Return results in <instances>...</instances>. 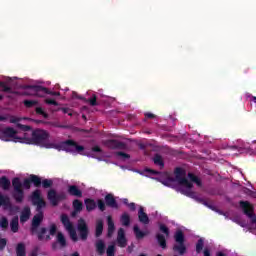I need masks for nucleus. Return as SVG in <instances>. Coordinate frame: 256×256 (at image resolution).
<instances>
[{"label":"nucleus","instance_id":"nucleus-44","mask_svg":"<svg viewBox=\"0 0 256 256\" xmlns=\"http://www.w3.org/2000/svg\"><path fill=\"white\" fill-rule=\"evenodd\" d=\"M90 104L91 105H97V98H92V99H90Z\"/></svg>","mask_w":256,"mask_h":256},{"label":"nucleus","instance_id":"nucleus-40","mask_svg":"<svg viewBox=\"0 0 256 256\" xmlns=\"http://www.w3.org/2000/svg\"><path fill=\"white\" fill-rule=\"evenodd\" d=\"M45 103H47V105H55V106L59 105L57 103V101H55L54 99H49V98L45 99Z\"/></svg>","mask_w":256,"mask_h":256},{"label":"nucleus","instance_id":"nucleus-27","mask_svg":"<svg viewBox=\"0 0 256 256\" xmlns=\"http://www.w3.org/2000/svg\"><path fill=\"white\" fill-rule=\"evenodd\" d=\"M134 233H135L137 239H143V237H145V235H147V233L139 230V227H137V226L134 227Z\"/></svg>","mask_w":256,"mask_h":256},{"label":"nucleus","instance_id":"nucleus-25","mask_svg":"<svg viewBox=\"0 0 256 256\" xmlns=\"http://www.w3.org/2000/svg\"><path fill=\"white\" fill-rule=\"evenodd\" d=\"M103 233V220H98L96 223V237H100Z\"/></svg>","mask_w":256,"mask_h":256},{"label":"nucleus","instance_id":"nucleus-32","mask_svg":"<svg viewBox=\"0 0 256 256\" xmlns=\"http://www.w3.org/2000/svg\"><path fill=\"white\" fill-rule=\"evenodd\" d=\"M117 159H118L119 161H129V155H128V154H125V153H123V152H119V153L117 154Z\"/></svg>","mask_w":256,"mask_h":256},{"label":"nucleus","instance_id":"nucleus-22","mask_svg":"<svg viewBox=\"0 0 256 256\" xmlns=\"http://www.w3.org/2000/svg\"><path fill=\"white\" fill-rule=\"evenodd\" d=\"M73 208H74V213L72 215L75 216V213H79V211L83 209V203H81V201L79 200H75L73 202Z\"/></svg>","mask_w":256,"mask_h":256},{"label":"nucleus","instance_id":"nucleus-21","mask_svg":"<svg viewBox=\"0 0 256 256\" xmlns=\"http://www.w3.org/2000/svg\"><path fill=\"white\" fill-rule=\"evenodd\" d=\"M85 205H86L87 211H93V209L97 207V203L94 202V200L92 199L85 200Z\"/></svg>","mask_w":256,"mask_h":256},{"label":"nucleus","instance_id":"nucleus-2","mask_svg":"<svg viewBox=\"0 0 256 256\" xmlns=\"http://www.w3.org/2000/svg\"><path fill=\"white\" fill-rule=\"evenodd\" d=\"M143 174L146 177H152V179H155V176L157 175L156 179H159L163 185H166V187H175V185H177L178 191L183 195H187V197H195V194L193 193V185L201 187L199 178L193 174H188L187 176L183 168H177L175 170V178H172L169 173H159L149 168L145 169Z\"/></svg>","mask_w":256,"mask_h":256},{"label":"nucleus","instance_id":"nucleus-5","mask_svg":"<svg viewBox=\"0 0 256 256\" xmlns=\"http://www.w3.org/2000/svg\"><path fill=\"white\" fill-rule=\"evenodd\" d=\"M49 234L56 237V243L53 244V249H59L67 246V239L65 238V234L59 231V227H57V224H50Z\"/></svg>","mask_w":256,"mask_h":256},{"label":"nucleus","instance_id":"nucleus-3","mask_svg":"<svg viewBox=\"0 0 256 256\" xmlns=\"http://www.w3.org/2000/svg\"><path fill=\"white\" fill-rule=\"evenodd\" d=\"M61 223L62 225H64L66 231H68L70 239H72L74 242L79 241V239H81L82 241H85L87 239V236L89 235V228L87 227V223L85 222V220H78L77 231L80 237L77 236V231L73 227V223H71V221L69 220V216L63 214L61 216Z\"/></svg>","mask_w":256,"mask_h":256},{"label":"nucleus","instance_id":"nucleus-8","mask_svg":"<svg viewBox=\"0 0 256 256\" xmlns=\"http://www.w3.org/2000/svg\"><path fill=\"white\" fill-rule=\"evenodd\" d=\"M31 201L33 205L37 206V209H43V207H45V200L43 199L40 190H36L32 193Z\"/></svg>","mask_w":256,"mask_h":256},{"label":"nucleus","instance_id":"nucleus-38","mask_svg":"<svg viewBox=\"0 0 256 256\" xmlns=\"http://www.w3.org/2000/svg\"><path fill=\"white\" fill-rule=\"evenodd\" d=\"M36 113H37L38 115H42V117H44L45 119H47V113H45V111L43 110V108L37 107V108H36Z\"/></svg>","mask_w":256,"mask_h":256},{"label":"nucleus","instance_id":"nucleus-47","mask_svg":"<svg viewBox=\"0 0 256 256\" xmlns=\"http://www.w3.org/2000/svg\"><path fill=\"white\" fill-rule=\"evenodd\" d=\"M210 255H211V253L209 252V250L205 249L204 250V256H210Z\"/></svg>","mask_w":256,"mask_h":256},{"label":"nucleus","instance_id":"nucleus-34","mask_svg":"<svg viewBox=\"0 0 256 256\" xmlns=\"http://www.w3.org/2000/svg\"><path fill=\"white\" fill-rule=\"evenodd\" d=\"M121 222L123 225H129V214L124 213L121 217Z\"/></svg>","mask_w":256,"mask_h":256},{"label":"nucleus","instance_id":"nucleus-42","mask_svg":"<svg viewBox=\"0 0 256 256\" xmlns=\"http://www.w3.org/2000/svg\"><path fill=\"white\" fill-rule=\"evenodd\" d=\"M98 209H100V211H105V202L98 200Z\"/></svg>","mask_w":256,"mask_h":256},{"label":"nucleus","instance_id":"nucleus-49","mask_svg":"<svg viewBox=\"0 0 256 256\" xmlns=\"http://www.w3.org/2000/svg\"><path fill=\"white\" fill-rule=\"evenodd\" d=\"M11 123H17V121H21V119H11Z\"/></svg>","mask_w":256,"mask_h":256},{"label":"nucleus","instance_id":"nucleus-35","mask_svg":"<svg viewBox=\"0 0 256 256\" xmlns=\"http://www.w3.org/2000/svg\"><path fill=\"white\" fill-rule=\"evenodd\" d=\"M160 231L165 234L166 237H169V228L165 224H160Z\"/></svg>","mask_w":256,"mask_h":256},{"label":"nucleus","instance_id":"nucleus-37","mask_svg":"<svg viewBox=\"0 0 256 256\" xmlns=\"http://www.w3.org/2000/svg\"><path fill=\"white\" fill-rule=\"evenodd\" d=\"M115 254V245H110L107 249V256H114Z\"/></svg>","mask_w":256,"mask_h":256},{"label":"nucleus","instance_id":"nucleus-18","mask_svg":"<svg viewBox=\"0 0 256 256\" xmlns=\"http://www.w3.org/2000/svg\"><path fill=\"white\" fill-rule=\"evenodd\" d=\"M11 231L17 233L19 231V217H14L10 223Z\"/></svg>","mask_w":256,"mask_h":256},{"label":"nucleus","instance_id":"nucleus-14","mask_svg":"<svg viewBox=\"0 0 256 256\" xmlns=\"http://www.w3.org/2000/svg\"><path fill=\"white\" fill-rule=\"evenodd\" d=\"M49 235H51V234L49 233V228H48V230L45 229V228H41V229L39 230V232H38V237H39V239H41L42 241H49V239H51V237H50Z\"/></svg>","mask_w":256,"mask_h":256},{"label":"nucleus","instance_id":"nucleus-12","mask_svg":"<svg viewBox=\"0 0 256 256\" xmlns=\"http://www.w3.org/2000/svg\"><path fill=\"white\" fill-rule=\"evenodd\" d=\"M43 221V213L36 214L32 220V231L35 232V229L39 227Z\"/></svg>","mask_w":256,"mask_h":256},{"label":"nucleus","instance_id":"nucleus-43","mask_svg":"<svg viewBox=\"0 0 256 256\" xmlns=\"http://www.w3.org/2000/svg\"><path fill=\"white\" fill-rule=\"evenodd\" d=\"M42 185H43V187H51V181L50 180H43Z\"/></svg>","mask_w":256,"mask_h":256},{"label":"nucleus","instance_id":"nucleus-1","mask_svg":"<svg viewBox=\"0 0 256 256\" xmlns=\"http://www.w3.org/2000/svg\"><path fill=\"white\" fill-rule=\"evenodd\" d=\"M21 131L17 132L13 128L1 127V141H13L14 143H25L26 145H40L46 149H57L58 151H66L67 153H79V155H87L94 159L103 161V151L99 147H94L90 152L85 150L83 146H79L73 141L51 142L49 141V133L45 130H31L29 126L20 125Z\"/></svg>","mask_w":256,"mask_h":256},{"label":"nucleus","instance_id":"nucleus-13","mask_svg":"<svg viewBox=\"0 0 256 256\" xmlns=\"http://www.w3.org/2000/svg\"><path fill=\"white\" fill-rule=\"evenodd\" d=\"M138 219L140 223H144V225H147L149 223V216L143 211V207H140L138 211Z\"/></svg>","mask_w":256,"mask_h":256},{"label":"nucleus","instance_id":"nucleus-52","mask_svg":"<svg viewBox=\"0 0 256 256\" xmlns=\"http://www.w3.org/2000/svg\"><path fill=\"white\" fill-rule=\"evenodd\" d=\"M72 256H80L77 252H74Z\"/></svg>","mask_w":256,"mask_h":256},{"label":"nucleus","instance_id":"nucleus-54","mask_svg":"<svg viewBox=\"0 0 256 256\" xmlns=\"http://www.w3.org/2000/svg\"><path fill=\"white\" fill-rule=\"evenodd\" d=\"M0 132H1V127H0Z\"/></svg>","mask_w":256,"mask_h":256},{"label":"nucleus","instance_id":"nucleus-33","mask_svg":"<svg viewBox=\"0 0 256 256\" xmlns=\"http://www.w3.org/2000/svg\"><path fill=\"white\" fill-rule=\"evenodd\" d=\"M9 226V221H7V218L2 217L0 219V227H2V229H5Z\"/></svg>","mask_w":256,"mask_h":256},{"label":"nucleus","instance_id":"nucleus-31","mask_svg":"<svg viewBox=\"0 0 256 256\" xmlns=\"http://www.w3.org/2000/svg\"><path fill=\"white\" fill-rule=\"evenodd\" d=\"M157 240L160 246L162 247V249H165V247H167V244L165 243V237L163 235L158 234Z\"/></svg>","mask_w":256,"mask_h":256},{"label":"nucleus","instance_id":"nucleus-23","mask_svg":"<svg viewBox=\"0 0 256 256\" xmlns=\"http://www.w3.org/2000/svg\"><path fill=\"white\" fill-rule=\"evenodd\" d=\"M96 249L100 255H103V253H105V242H103V240H98L96 242Z\"/></svg>","mask_w":256,"mask_h":256},{"label":"nucleus","instance_id":"nucleus-55","mask_svg":"<svg viewBox=\"0 0 256 256\" xmlns=\"http://www.w3.org/2000/svg\"><path fill=\"white\" fill-rule=\"evenodd\" d=\"M157 256H161V255H157Z\"/></svg>","mask_w":256,"mask_h":256},{"label":"nucleus","instance_id":"nucleus-48","mask_svg":"<svg viewBox=\"0 0 256 256\" xmlns=\"http://www.w3.org/2000/svg\"><path fill=\"white\" fill-rule=\"evenodd\" d=\"M146 117H148L149 119H151L153 117L152 113H146Z\"/></svg>","mask_w":256,"mask_h":256},{"label":"nucleus","instance_id":"nucleus-28","mask_svg":"<svg viewBox=\"0 0 256 256\" xmlns=\"http://www.w3.org/2000/svg\"><path fill=\"white\" fill-rule=\"evenodd\" d=\"M17 256H25V245L24 244H18L16 248Z\"/></svg>","mask_w":256,"mask_h":256},{"label":"nucleus","instance_id":"nucleus-9","mask_svg":"<svg viewBox=\"0 0 256 256\" xmlns=\"http://www.w3.org/2000/svg\"><path fill=\"white\" fill-rule=\"evenodd\" d=\"M175 241L177 243L174 246L175 251H178V253H180V255H183V253H185V245L183 244L184 237H183V232L182 231L176 232Z\"/></svg>","mask_w":256,"mask_h":256},{"label":"nucleus","instance_id":"nucleus-53","mask_svg":"<svg viewBox=\"0 0 256 256\" xmlns=\"http://www.w3.org/2000/svg\"><path fill=\"white\" fill-rule=\"evenodd\" d=\"M123 203L127 204V199H123Z\"/></svg>","mask_w":256,"mask_h":256},{"label":"nucleus","instance_id":"nucleus-45","mask_svg":"<svg viewBox=\"0 0 256 256\" xmlns=\"http://www.w3.org/2000/svg\"><path fill=\"white\" fill-rule=\"evenodd\" d=\"M63 113H68V115H72L71 111H69V108H62Z\"/></svg>","mask_w":256,"mask_h":256},{"label":"nucleus","instance_id":"nucleus-46","mask_svg":"<svg viewBox=\"0 0 256 256\" xmlns=\"http://www.w3.org/2000/svg\"><path fill=\"white\" fill-rule=\"evenodd\" d=\"M235 223H238L239 225H241V227H247V224L245 223H241L239 220H234Z\"/></svg>","mask_w":256,"mask_h":256},{"label":"nucleus","instance_id":"nucleus-29","mask_svg":"<svg viewBox=\"0 0 256 256\" xmlns=\"http://www.w3.org/2000/svg\"><path fill=\"white\" fill-rule=\"evenodd\" d=\"M154 163H155L157 166H159L160 169H163L164 164H163V158H161V156L156 155V156L154 157Z\"/></svg>","mask_w":256,"mask_h":256},{"label":"nucleus","instance_id":"nucleus-24","mask_svg":"<svg viewBox=\"0 0 256 256\" xmlns=\"http://www.w3.org/2000/svg\"><path fill=\"white\" fill-rule=\"evenodd\" d=\"M68 191L70 195H74L75 197H81V190L77 189L76 186H70Z\"/></svg>","mask_w":256,"mask_h":256},{"label":"nucleus","instance_id":"nucleus-20","mask_svg":"<svg viewBox=\"0 0 256 256\" xmlns=\"http://www.w3.org/2000/svg\"><path fill=\"white\" fill-rule=\"evenodd\" d=\"M0 187L1 189H9V187H11V182L9 181V179L2 177L0 178Z\"/></svg>","mask_w":256,"mask_h":256},{"label":"nucleus","instance_id":"nucleus-26","mask_svg":"<svg viewBox=\"0 0 256 256\" xmlns=\"http://www.w3.org/2000/svg\"><path fill=\"white\" fill-rule=\"evenodd\" d=\"M29 179H30V183H34V185L36 187H39V185H41V178H39V177H37L35 175H31L29 177Z\"/></svg>","mask_w":256,"mask_h":256},{"label":"nucleus","instance_id":"nucleus-30","mask_svg":"<svg viewBox=\"0 0 256 256\" xmlns=\"http://www.w3.org/2000/svg\"><path fill=\"white\" fill-rule=\"evenodd\" d=\"M38 101L37 100H25L24 101V105L25 107L31 108V107H35L36 105H38Z\"/></svg>","mask_w":256,"mask_h":256},{"label":"nucleus","instance_id":"nucleus-10","mask_svg":"<svg viewBox=\"0 0 256 256\" xmlns=\"http://www.w3.org/2000/svg\"><path fill=\"white\" fill-rule=\"evenodd\" d=\"M63 197V195L57 194V192H55L54 190H50L48 192V201H50L52 205H57V203H59L61 199H63Z\"/></svg>","mask_w":256,"mask_h":256},{"label":"nucleus","instance_id":"nucleus-15","mask_svg":"<svg viewBox=\"0 0 256 256\" xmlns=\"http://www.w3.org/2000/svg\"><path fill=\"white\" fill-rule=\"evenodd\" d=\"M108 223V237H113V233H115V223L113 222V218L111 216L107 217Z\"/></svg>","mask_w":256,"mask_h":256},{"label":"nucleus","instance_id":"nucleus-19","mask_svg":"<svg viewBox=\"0 0 256 256\" xmlns=\"http://www.w3.org/2000/svg\"><path fill=\"white\" fill-rule=\"evenodd\" d=\"M106 204L109 205V207L117 208V202H115V198H113V195L109 194L105 197Z\"/></svg>","mask_w":256,"mask_h":256},{"label":"nucleus","instance_id":"nucleus-17","mask_svg":"<svg viewBox=\"0 0 256 256\" xmlns=\"http://www.w3.org/2000/svg\"><path fill=\"white\" fill-rule=\"evenodd\" d=\"M0 207H4L5 209H7V207H11V201L9 200V197L1 193H0Z\"/></svg>","mask_w":256,"mask_h":256},{"label":"nucleus","instance_id":"nucleus-11","mask_svg":"<svg viewBox=\"0 0 256 256\" xmlns=\"http://www.w3.org/2000/svg\"><path fill=\"white\" fill-rule=\"evenodd\" d=\"M117 243L119 247H126L127 246V238H125V230L120 228L117 234Z\"/></svg>","mask_w":256,"mask_h":256},{"label":"nucleus","instance_id":"nucleus-41","mask_svg":"<svg viewBox=\"0 0 256 256\" xmlns=\"http://www.w3.org/2000/svg\"><path fill=\"white\" fill-rule=\"evenodd\" d=\"M0 89H2V91H9V87L5 86V84H3V82H0ZM1 99H3V96L0 95V101Z\"/></svg>","mask_w":256,"mask_h":256},{"label":"nucleus","instance_id":"nucleus-39","mask_svg":"<svg viewBox=\"0 0 256 256\" xmlns=\"http://www.w3.org/2000/svg\"><path fill=\"white\" fill-rule=\"evenodd\" d=\"M6 245H7V240H5V238H0V251H3Z\"/></svg>","mask_w":256,"mask_h":256},{"label":"nucleus","instance_id":"nucleus-7","mask_svg":"<svg viewBox=\"0 0 256 256\" xmlns=\"http://www.w3.org/2000/svg\"><path fill=\"white\" fill-rule=\"evenodd\" d=\"M240 207H242L245 215L249 217L252 223L251 229H253L254 225L256 227V216H253V206L249 202H240Z\"/></svg>","mask_w":256,"mask_h":256},{"label":"nucleus","instance_id":"nucleus-36","mask_svg":"<svg viewBox=\"0 0 256 256\" xmlns=\"http://www.w3.org/2000/svg\"><path fill=\"white\" fill-rule=\"evenodd\" d=\"M196 251L197 253H201V251H203V239L198 240V243L196 244Z\"/></svg>","mask_w":256,"mask_h":256},{"label":"nucleus","instance_id":"nucleus-51","mask_svg":"<svg viewBox=\"0 0 256 256\" xmlns=\"http://www.w3.org/2000/svg\"><path fill=\"white\" fill-rule=\"evenodd\" d=\"M217 256H225L222 252L218 253Z\"/></svg>","mask_w":256,"mask_h":256},{"label":"nucleus","instance_id":"nucleus-4","mask_svg":"<svg viewBox=\"0 0 256 256\" xmlns=\"http://www.w3.org/2000/svg\"><path fill=\"white\" fill-rule=\"evenodd\" d=\"M12 185L14 188V199H16V201H23V189H31V180L27 178L22 184L19 178H14Z\"/></svg>","mask_w":256,"mask_h":256},{"label":"nucleus","instance_id":"nucleus-16","mask_svg":"<svg viewBox=\"0 0 256 256\" xmlns=\"http://www.w3.org/2000/svg\"><path fill=\"white\" fill-rule=\"evenodd\" d=\"M29 217H31V209H29V207H25L22 210V213L20 216L21 223H25V221H27L29 219Z\"/></svg>","mask_w":256,"mask_h":256},{"label":"nucleus","instance_id":"nucleus-50","mask_svg":"<svg viewBox=\"0 0 256 256\" xmlns=\"http://www.w3.org/2000/svg\"><path fill=\"white\" fill-rule=\"evenodd\" d=\"M129 207H130V209H135V203H131V204H129Z\"/></svg>","mask_w":256,"mask_h":256},{"label":"nucleus","instance_id":"nucleus-6","mask_svg":"<svg viewBox=\"0 0 256 256\" xmlns=\"http://www.w3.org/2000/svg\"><path fill=\"white\" fill-rule=\"evenodd\" d=\"M59 95L58 92H49L47 88L39 87V86H29L25 88L23 95H34L36 97H45V95Z\"/></svg>","mask_w":256,"mask_h":256}]
</instances>
